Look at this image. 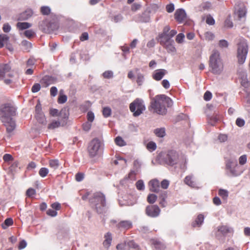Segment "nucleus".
<instances>
[{
	"instance_id": "nucleus-1",
	"label": "nucleus",
	"mask_w": 250,
	"mask_h": 250,
	"mask_svg": "<svg viewBox=\"0 0 250 250\" xmlns=\"http://www.w3.org/2000/svg\"><path fill=\"white\" fill-rule=\"evenodd\" d=\"M16 107L10 103L0 105V118L8 133L12 132L16 127L15 122L12 118L16 115Z\"/></svg>"
},
{
	"instance_id": "nucleus-2",
	"label": "nucleus",
	"mask_w": 250,
	"mask_h": 250,
	"mask_svg": "<svg viewBox=\"0 0 250 250\" xmlns=\"http://www.w3.org/2000/svg\"><path fill=\"white\" fill-rule=\"evenodd\" d=\"M173 104L172 100L165 95H158L151 99L149 110L159 115H165L167 112L166 106L171 107Z\"/></svg>"
},
{
	"instance_id": "nucleus-3",
	"label": "nucleus",
	"mask_w": 250,
	"mask_h": 250,
	"mask_svg": "<svg viewBox=\"0 0 250 250\" xmlns=\"http://www.w3.org/2000/svg\"><path fill=\"white\" fill-rule=\"evenodd\" d=\"M162 160L167 165L170 166L179 167L182 169L186 168V158L180 155L175 150H169L162 155Z\"/></svg>"
},
{
	"instance_id": "nucleus-4",
	"label": "nucleus",
	"mask_w": 250,
	"mask_h": 250,
	"mask_svg": "<svg viewBox=\"0 0 250 250\" xmlns=\"http://www.w3.org/2000/svg\"><path fill=\"white\" fill-rule=\"evenodd\" d=\"M89 202L91 208L98 214L105 213L107 207L105 195L101 192H97L89 198Z\"/></svg>"
},
{
	"instance_id": "nucleus-5",
	"label": "nucleus",
	"mask_w": 250,
	"mask_h": 250,
	"mask_svg": "<svg viewBox=\"0 0 250 250\" xmlns=\"http://www.w3.org/2000/svg\"><path fill=\"white\" fill-rule=\"evenodd\" d=\"M226 174L230 177L241 175L244 171V168L240 166L235 158H229L226 161Z\"/></svg>"
},
{
	"instance_id": "nucleus-6",
	"label": "nucleus",
	"mask_w": 250,
	"mask_h": 250,
	"mask_svg": "<svg viewBox=\"0 0 250 250\" xmlns=\"http://www.w3.org/2000/svg\"><path fill=\"white\" fill-rule=\"evenodd\" d=\"M209 67L210 71L214 74H220L224 69V65L220 58V53L214 51L209 57Z\"/></svg>"
},
{
	"instance_id": "nucleus-7",
	"label": "nucleus",
	"mask_w": 250,
	"mask_h": 250,
	"mask_svg": "<svg viewBox=\"0 0 250 250\" xmlns=\"http://www.w3.org/2000/svg\"><path fill=\"white\" fill-rule=\"evenodd\" d=\"M87 151L90 158L100 157L104 152V144L99 139L95 138L88 144Z\"/></svg>"
},
{
	"instance_id": "nucleus-8",
	"label": "nucleus",
	"mask_w": 250,
	"mask_h": 250,
	"mask_svg": "<svg viewBox=\"0 0 250 250\" xmlns=\"http://www.w3.org/2000/svg\"><path fill=\"white\" fill-rule=\"evenodd\" d=\"M248 53V44L245 40H241L238 44L237 58L240 64H243L247 58Z\"/></svg>"
},
{
	"instance_id": "nucleus-9",
	"label": "nucleus",
	"mask_w": 250,
	"mask_h": 250,
	"mask_svg": "<svg viewBox=\"0 0 250 250\" xmlns=\"http://www.w3.org/2000/svg\"><path fill=\"white\" fill-rule=\"evenodd\" d=\"M129 109L134 117L140 116L146 110L144 101L139 98L136 99L130 104Z\"/></svg>"
},
{
	"instance_id": "nucleus-10",
	"label": "nucleus",
	"mask_w": 250,
	"mask_h": 250,
	"mask_svg": "<svg viewBox=\"0 0 250 250\" xmlns=\"http://www.w3.org/2000/svg\"><path fill=\"white\" fill-rule=\"evenodd\" d=\"M161 209L159 207L156 205H148L145 209L146 215L151 218H156L160 214Z\"/></svg>"
},
{
	"instance_id": "nucleus-11",
	"label": "nucleus",
	"mask_w": 250,
	"mask_h": 250,
	"mask_svg": "<svg viewBox=\"0 0 250 250\" xmlns=\"http://www.w3.org/2000/svg\"><path fill=\"white\" fill-rule=\"evenodd\" d=\"M167 73V70L165 69H156L153 72L152 77L154 80L159 81L164 78Z\"/></svg>"
},
{
	"instance_id": "nucleus-12",
	"label": "nucleus",
	"mask_w": 250,
	"mask_h": 250,
	"mask_svg": "<svg viewBox=\"0 0 250 250\" xmlns=\"http://www.w3.org/2000/svg\"><path fill=\"white\" fill-rule=\"evenodd\" d=\"M175 20L179 22L182 23L185 20L187 17L186 11L184 9L181 8L177 9L174 14Z\"/></svg>"
},
{
	"instance_id": "nucleus-13",
	"label": "nucleus",
	"mask_w": 250,
	"mask_h": 250,
	"mask_svg": "<svg viewBox=\"0 0 250 250\" xmlns=\"http://www.w3.org/2000/svg\"><path fill=\"white\" fill-rule=\"evenodd\" d=\"M11 69L10 63H0V80H4L6 73Z\"/></svg>"
},
{
	"instance_id": "nucleus-14",
	"label": "nucleus",
	"mask_w": 250,
	"mask_h": 250,
	"mask_svg": "<svg viewBox=\"0 0 250 250\" xmlns=\"http://www.w3.org/2000/svg\"><path fill=\"white\" fill-rule=\"evenodd\" d=\"M218 232L222 234L223 236H226L229 233L233 232L232 228L226 225L220 226L217 227Z\"/></svg>"
},
{
	"instance_id": "nucleus-15",
	"label": "nucleus",
	"mask_w": 250,
	"mask_h": 250,
	"mask_svg": "<svg viewBox=\"0 0 250 250\" xmlns=\"http://www.w3.org/2000/svg\"><path fill=\"white\" fill-rule=\"evenodd\" d=\"M149 190L151 192L158 193L160 191V183L158 180L153 179L149 182Z\"/></svg>"
},
{
	"instance_id": "nucleus-16",
	"label": "nucleus",
	"mask_w": 250,
	"mask_h": 250,
	"mask_svg": "<svg viewBox=\"0 0 250 250\" xmlns=\"http://www.w3.org/2000/svg\"><path fill=\"white\" fill-rule=\"evenodd\" d=\"M239 77L241 80V85L245 88L249 87L250 86V82L248 80L247 72L245 71L240 72Z\"/></svg>"
},
{
	"instance_id": "nucleus-17",
	"label": "nucleus",
	"mask_w": 250,
	"mask_h": 250,
	"mask_svg": "<svg viewBox=\"0 0 250 250\" xmlns=\"http://www.w3.org/2000/svg\"><path fill=\"white\" fill-rule=\"evenodd\" d=\"M104 240L103 242V246L106 250H108L111 244L112 241V234L110 232H107L104 235Z\"/></svg>"
},
{
	"instance_id": "nucleus-18",
	"label": "nucleus",
	"mask_w": 250,
	"mask_h": 250,
	"mask_svg": "<svg viewBox=\"0 0 250 250\" xmlns=\"http://www.w3.org/2000/svg\"><path fill=\"white\" fill-rule=\"evenodd\" d=\"M159 42L163 46L169 42H174L173 40L167 34H159Z\"/></svg>"
},
{
	"instance_id": "nucleus-19",
	"label": "nucleus",
	"mask_w": 250,
	"mask_h": 250,
	"mask_svg": "<svg viewBox=\"0 0 250 250\" xmlns=\"http://www.w3.org/2000/svg\"><path fill=\"white\" fill-rule=\"evenodd\" d=\"M33 14V12L32 9H27L20 14L18 20L20 21H26L30 18Z\"/></svg>"
},
{
	"instance_id": "nucleus-20",
	"label": "nucleus",
	"mask_w": 250,
	"mask_h": 250,
	"mask_svg": "<svg viewBox=\"0 0 250 250\" xmlns=\"http://www.w3.org/2000/svg\"><path fill=\"white\" fill-rule=\"evenodd\" d=\"M56 78L49 75L44 76L41 80V82L42 83H44L46 86L54 84L56 82Z\"/></svg>"
},
{
	"instance_id": "nucleus-21",
	"label": "nucleus",
	"mask_w": 250,
	"mask_h": 250,
	"mask_svg": "<svg viewBox=\"0 0 250 250\" xmlns=\"http://www.w3.org/2000/svg\"><path fill=\"white\" fill-rule=\"evenodd\" d=\"M184 182L186 184L191 188L196 187V181L192 175L187 176L185 178Z\"/></svg>"
},
{
	"instance_id": "nucleus-22",
	"label": "nucleus",
	"mask_w": 250,
	"mask_h": 250,
	"mask_svg": "<svg viewBox=\"0 0 250 250\" xmlns=\"http://www.w3.org/2000/svg\"><path fill=\"white\" fill-rule=\"evenodd\" d=\"M204 219L205 217L204 215L202 214H199L196 218L195 220L191 223V226L193 228H195L196 227H200L204 223Z\"/></svg>"
},
{
	"instance_id": "nucleus-23",
	"label": "nucleus",
	"mask_w": 250,
	"mask_h": 250,
	"mask_svg": "<svg viewBox=\"0 0 250 250\" xmlns=\"http://www.w3.org/2000/svg\"><path fill=\"white\" fill-rule=\"evenodd\" d=\"M132 226V223L130 221L128 220H125V221H122L120 222L118 225H117V227L118 228H124L125 229H128L130 228H131Z\"/></svg>"
},
{
	"instance_id": "nucleus-24",
	"label": "nucleus",
	"mask_w": 250,
	"mask_h": 250,
	"mask_svg": "<svg viewBox=\"0 0 250 250\" xmlns=\"http://www.w3.org/2000/svg\"><path fill=\"white\" fill-rule=\"evenodd\" d=\"M152 244L157 250H164L166 248L165 245L157 239L152 240Z\"/></svg>"
},
{
	"instance_id": "nucleus-25",
	"label": "nucleus",
	"mask_w": 250,
	"mask_h": 250,
	"mask_svg": "<svg viewBox=\"0 0 250 250\" xmlns=\"http://www.w3.org/2000/svg\"><path fill=\"white\" fill-rule=\"evenodd\" d=\"M35 117L38 122L42 125H46L47 124V121L44 114L38 113V114H35Z\"/></svg>"
},
{
	"instance_id": "nucleus-26",
	"label": "nucleus",
	"mask_w": 250,
	"mask_h": 250,
	"mask_svg": "<svg viewBox=\"0 0 250 250\" xmlns=\"http://www.w3.org/2000/svg\"><path fill=\"white\" fill-rule=\"evenodd\" d=\"M32 26V24L27 22H18L17 23V27L20 30H23Z\"/></svg>"
},
{
	"instance_id": "nucleus-27",
	"label": "nucleus",
	"mask_w": 250,
	"mask_h": 250,
	"mask_svg": "<svg viewBox=\"0 0 250 250\" xmlns=\"http://www.w3.org/2000/svg\"><path fill=\"white\" fill-rule=\"evenodd\" d=\"M63 92V90H60L58 98V103L60 104H64L67 101V97L66 95L64 94Z\"/></svg>"
},
{
	"instance_id": "nucleus-28",
	"label": "nucleus",
	"mask_w": 250,
	"mask_h": 250,
	"mask_svg": "<svg viewBox=\"0 0 250 250\" xmlns=\"http://www.w3.org/2000/svg\"><path fill=\"white\" fill-rule=\"evenodd\" d=\"M163 46L167 49L169 53H174L176 51V49L174 46V42H169L163 45Z\"/></svg>"
},
{
	"instance_id": "nucleus-29",
	"label": "nucleus",
	"mask_w": 250,
	"mask_h": 250,
	"mask_svg": "<svg viewBox=\"0 0 250 250\" xmlns=\"http://www.w3.org/2000/svg\"><path fill=\"white\" fill-rule=\"evenodd\" d=\"M49 165L50 167L54 170L57 169L61 165L58 159L50 160L49 161Z\"/></svg>"
},
{
	"instance_id": "nucleus-30",
	"label": "nucleus",
	"mask_w": 250,
	"mask_h": 250,
	"mask_svg": "<svg viewBox=\"0 0 250 250\" xmlns=\"http://www.w3.org/2000/svg\"><path fill=\"white\" fill-rule=\"evenodd\" d=\"M68 109L66 108H62L60 112L59 116L61 119L64 120V121H66L69 117Z\"/></svg>"
},
{
	"instance_id": "nucleus-31",
	"label": "nucleus",
	"mask_w": 250,
	"mask_h": 250,
	"mask_svg": "<svg viewBox=\"0 0 250 250\" xmlns=\"http://www.w3.org/2000/svg\"><path fill=\"white\" fill-rule=\"evenodd\" d=\"M21 45L23 47V49L27 52L30 51L32 48V43L25 40H24L21 42Z\"/></svg>"
},
{
	"instance_id": "nucleus-32",
	"label": "nucleus",
	"mask_w": 250,
	"mask_h": 250,
	"mask_svg": "<svg viewBox=\"0 0 250 250\" xmlns=\"http://www.w3.org/2000/svg\"><path fill=\"white\" fill-rule=\"evenodd\" d=\"M154 133L157 137L163 138L166 135V130L164 127L158 128L154 130Z\"/></svg>"
},
{
	"instance_id": "nucleus-33",
	"label": "nucleus",
	"mask_w": 250,
	"mask_h": 250,
	"mask_svg": "<svg viewBox=\"0 0 250 250\" xmlns=\"http://www.w3.org/2000/svg\"><path fill=\"white\" fill-rule=\"evenodd\" d=\"M135 173L134 171H131L128 175V176H125L124 179L120 181V184L122 185H125L128 181L130 180H132L133 178L132 176H134Z\"/></svg>"
},
{
	"instance_id": "nucleus-34",
	"label": "nucleus",
	"mask_w": 250,
	"mask_h": 250,
	"mask_svg": "<svg viewBox=\"0 0 250 250\" xmlns=\"http://www.w3.org/2000/svg\"><path fill=\"white\" fill-rule=\"evenodd\" d=\"M150 16L148 13L144 12L140 17V21L142 22H148L150 21Z\"/></svg>"
},
{
	"instance_id": "nucleus-35",
	"label": "nucleus",
	"mask_w": 250,
	"mask_h": 250,
	"mask_svg": "<svg viewBox=\"0 0 250 250\" xmlns=\"http://www.w3.org/2000/svg\"><path fill=\"white\" fill-rule=\"evenodd\" d=\"M9 37L5 34L0 35V48L4 46V43H6L9 41Z\"/></svg>"
},
{
	"instance_id": "nucleus-36",
	"label": "nucleus",
	"mask_w": 250,
	"mask_h": 250,
	"mask_svg": "<svg viewBox=\"0 0 250 250\" xmlns=\"http://www.w3.org/2000/svg\"><path fill=\"white\" fill-rule=\"evenodd\" d=\"M13 224V220L11 218H8L6 219L4 222L1 224V227L3 229H6L9 226H11Z\"/></svg>"
},
{
	"instance_id": "nucleus-37",
	"label": "nucleus",
	"mask_w": 250,
	"mask_h": 250,
	"mask_svg": "<svg viewBox=\"0 0 250 250\" xmlns=\"http://www.w3.org/2000/svg\"><path fill=\"white\" fill-rule=\"evenodd\" d=\"M61 125V123L59 121H53L48 125L49 129H54L59 127Z\"/></svg>"
},
{
	"instance_id": "nucleus-38",
	"label": "nucleus",
	"mask_w": 250,
	"mask_h": 250,
	"mask_svg": "<svg viewBox=\"0 0 250 250\" xmlns=\"http://www.w3.org/2000/svg\"><path fill=\"white\" fill-rule=\"evenodd\" d=\"M218 194L223 199L226 200L229 196V192L226 189H220L218 191Z\"/></svg>"
},
{
	"instance_id": "nucleus-39",
	"label": "nucleus",
	"mask_w": 250,
	"mask_h": 250,
	"mask_svg": "<svg viewBox=\"0 0 250 250\" xmlns=\"http://www.w3.org/2000/svg\"><path fill=\"white\" fill-rule=\"evenodd\" d=\"M157 199V196L154 194H149L147 197V201L151 204L154 203Z\"/></svg>"
},
{
	"instance_id": "nucleus-40",
	"label": "nucleus",
	"mask_w": 250,
	"mask_h": 250,
	"mask_svg": "<svg viewBox=\"0 0 250 250\" xmlns=\"http://www.w3.org/2000/svg\"><path fill=\"white\" fill-rule=\"evenodd\" d=\"M111 109L108 107H104L103 109V115L104 118H108L111 115Z\"/></svg>"
},
{
	"instance_id": "nucleus-41",
	"label": "nucleus",
	"mask_w": 250,
	"mask_h": 250,
	"mask_svg": "<svg viewBox=\"0 0 250 250\" xmlns=\"http://www.w3.org/2000/svg\"><path fill=\"white\" fill-rule=\"evenodd\" d=\"M127 247L129 248L134 249L136 250H139V246L133 240L126 241Z\"/></svg>"
},
{
	"instance_id": "nucleus-42",
	"label": "nucleus",
	"mask_w": 250,
	"mask_h": 250,
	"mask_svg": "<svg viewBox=\"0 0 250 250\" xmlns=\"http://www.w3.org/2000/svg\"><path fill=\"white\" fill-rule=\"evenodd\" d=\"M136 187L138 190L143 191L145 190V186L144 182L142 180H139L136 183Z\"/></svg>"
},
{
	"instance_id": "nucleus-43",
	"label": "nucleus",
	"mask_w": 250,
	"mask_h": 250,
	"mask_svg": "<svg viewBox=\"0 0 250 250\" xmlns=\"http://www.w3.org/2000/svg\"><path fill=\"white\" fill-rule=\"evenodd\" d=\"M246 9L245 7H243L242 8H239V9L237 11L238 17L241 19V18L245 17L246 15Z\"/></svg>"
},
{
	"instance_id": "nucleus-44",
	"label": "nucleus",
	"mask_w": 250,
	"mask_h": 250,
	"mask_svg": "<svg viewBox=\"0 0 250 250\" xmlns=\"http://www.w3.org/2000/svg\"><path fill=\"white\" fill-rule=\"evenodd\" d=\"M23 34L26 38L30 39L36 35V33L32 29H29L25 30Z\"/></svg>"
},
{
	"instance_id": "nucleus-45",
	"label": "nucleus",
	"mask_w": 250,
	"mask_h": 250,
	"mask_svg": "<svg viewBox=\"0 0 250 250\" xmlns=\"http://www.w3.org/2000/svg\"><path fill=\"white\" fill-rule=\"evenodd\" d=\"M48 172L49 170L47 168L42 167L39 171V174L41 177L43 178L47 176Z\"/></svg>"
},
{
	"instance_id": "nucleus-46",
	"label": "nucleus",
	"mask_w": 250,
	"mask_h": 250,
	"mask_svg": "<svg viewBox=\"0 0 250 250\" xmlns=\"http://www.w3.org/2000/svg\"><path fill=\"white\" fill-rule=\"evenodd\" d=\"M115 142L117 145L123 146L125 145V143L123 138L120 136L117 137L115 139Z\"/></svg>"
},
{
	"instance_id": "nucleus-47",
	"label": "nucleus",
	"mask_w": 250,
	"mask_h": 250,
	"mask_svg": "<svg viewBox=\"0 0 250 250\" xmlns=\"http://www.w3.org/2000/svg\"><path fill=\"white\" fill-rule=\"evenodd\" d=\"M41 13L44 15H48L51 11V9L49 6H43L41 8Z\"/></svg>"
},
{
	"instance_id": "nucleus-48",
	"label": "nucleus",
	"mask_w": 250,
	"mask_h": 250,
	"mask_svg": "<svg viewBox=\"0 0 250 250\" xmlns=\"http://www.w3.org/2000/svg\"><path fill=\"white\" fill-rule=\"evenodd\" d=\"M102 75L104 78L111 79L113 77V72L111 70L105 71L103 73Z\"/></svg>"
},
{
	"instance_id": "nucleus-49",
	"label": "nucleus",
	"mask_w": 250,
	"mask_h": 250,
	"mask_svg": "<svg viewBox=\"0 0 250 250\" xmlns=\"http://www.w3.org/2000/svg\"><path fill=\"white\" fill-rule=\"evenodd\" d=\"M211 6V3L209 2H206L201 4L200 8L201 10H208L210 8Z\"/></svg>"
},
{
	"instance_id": "nucleus-50",
	"label": "nucleus",
	"mask_w": 250,
	"mask_h": 250,
	"mask_svg": "<svg viewBox=\"0 0 250 250\" xmlns=\"http://www.w3.org/2000/svg\"><path fill=\"white\" fill-rule=\"evenodd\" d=\"M127 246L126 241H125L124 243L118 244L116 246V249L117 250H129L126 248Z\"/></svg>"
},
{
	"instance_id": "nucleus-51",
	"label": "nucleus",
	"mask_w": 250,
	"mask_h": 250,
	"mask_svg": "<svg viewBox=\"0 0 250 250\" xmlns=\"http://www.w3.org/2000/svg\"><path fill=\"white\" fill-rule=\"evenodd\" d=\"M214 37V35L210 31H207L205 33V38L206 40L212 41Z\"/></svg>"
},
{
	"instance_id": "nucleus-52",
	"label": "nucleus",
	"mask_w": 250,
	"mask_h": 250,
	"mask_svg": "<svg viewBox=\"0 0 250 250\" xmlns=\"http://www.w3.org/2000/svg\"><path fill=\"white\" fill-rule=\"evenodd\" d=\"M41 85L39 83H35L32 87L31 91L33 93H37L41 89Z\"/></svg>"
},
{
	"instance_id": "nucleus-53",
	"label": "nucleus",
	"mask_w": 250,
	"mask_h": 250,
	"mask_svg": "<svg viewBox=\"0 0 250 250\" xmlns=\"http://www.w3.org/2000/svg\"><path fill=\"white\" fill-rule=\"evenodd\" d=\"M94 119H95L94 113L91 111H88L87 113V121L89 122L92 123L94 120Z\"/></svg>"
},
{
	"instance_id": "nucleus-54",
	"label": "nucleus",
	"mask_w": 250,
	"mask_h": 250,
	"mask_svg": "<svg viewBox=\"0 0 250 250\" xmlns=\"http://www.w3.org/2000/svg\"><path fill=\"white\" fill-rule=\"evenodd\" d=\"M156 147V144L153 142H150L147 144V148L149 150H155Z\"/></svg>"
},
{
	"instance_id": "nucleus-55",
	"label": "nucleus",
	"mask_w": 250,
	"mask_h": 250,
	"mask_svg": "<svg viewBox=\"0 0 250 250\" xmlns=\"http://www.w3.org/2000/svg\"><path fill=\"white\" fill-rule=\"evenodd\" d=\"M184 38L185 35L182 33H180L177 35L176 38V41L178 43H181L183 42Z\"/></svg>"
},
{
	"instance_id": "nucleus-56",
	"label": "nucleus",
	"mask_w": 250,
	"mask_h": 250,
	"mask_svg": "<svg viewBox=\"0 0 250 250\" xmlns=\"http://www.w3.org/2000/svg\"><path fill=\"white\" fill-rule=\"evenodd\" d=\"M26 194L28 197H31L36 194V190L33 188H29L26 190Z\"/></svg>"
},
{
	"instance_id": "nucleus-57",
	"label": "nucleus",
	"mask_w": 250,
	"mask_h": 250,
	"mask_svg": "<svg viewBox=\"0 0 250 250\" xmlns=\"http://www.w3.org/2000/svg\"><path fill=\"white\" fill-rule=\"evenodd\" d=\"M92 123L89 122L88 121L85 122L83 125V128L85 131H88L91 129L92 126Z\"/></svg>"
},
{
	"instance_id": "nucleus-58",
	"label": "nucleus",
	"mask_w": 250,
	"mask_h": 250,
	"mask_svg": "<svg viewBox=\"0 0 250 250\" xmlns=\"http://www.w3.org/2000/svg\"><path fill=\"white\" fill-rule=\"evenodd\" d=\"M247 160V157L246 155H243L239 158V165H243L246 163Z\"/></svg>"
},
{
	"instance_id": "nucleus-59",
	"label": "nucleus",
	"mask_w": 250,
	"mask_h": 250,
	"mask_svg": "<svg viewBox=\"0 0 250 250\" xmlns=\"http://www.w3.org/2000/svg\"><path fill=\"white\" fill-rule=\"evenodd\" d=\"M77 55L76 53H72L70 55L69 61L71 64H75L77 62Z\"/></svg>"
},
{
	"instance_id": "nucleus-60",
	"label": "nucleus",
	"mask_w": 250,
	"mask_h": 250,
	"mask_svg": "<svg viewBox=\"0 0 250 250\" xmlns=\"http://www.w3.org/2000/svg\"><path fill=\"white\" fill-rule=\"evenodd\" d=\"M144 81V77L143 74L140 73L137 75V83L139 85H141Z\"/></svg>"
},
{
	"instance_id": "nucleus-61",
	"label": "nucleus",
	"mask_w": 250,
	"mask_h": 250,
	"mask_svg": "<svg viewBox=\"0 0 250 250\" xmlns=\"http://www.w3.org/2000/svg\"><path fill=\"white\" fill-rule=\"evenodd\" d=\"M158 193H159V199H166L167 198V194L166 191L160 190Z\"/></svg>"
},
{
	"instance_id": "nucleus-62",
	"label": "nucleus",
	"mask_w": 250,
	"mask_h": 250,
	"mask_svg": "<svg viewBox=\"0 0 250 250\" xmlns=\"http://www.w3.org/2000/svg\"><path fill=\"white\" fill-rule=\"evenodd\" d=\"M212 97V93L209 91H207L204 94V99L206 101H209L211 99Z\"/></svg>"
},
{
	"instance_id": "nucleus-63",
	"label": "nucleus",
	"mask_w": 250,
	"mask_h": 250,
	"mask_svg": "<svg viewBox=\"0 0 250 250\" xmlns=\"http://www.w3.org/2000/svg\"><path fill=\"white\" fill-rule=\"evenodd\" d=\"M169 182L168 180L167 179L163 180L161 182V187L163 189H167L169 186Z\"/></svg>"
},
{
	"instance_id": "nucleus-64",
	"label": "nucleus",
	"mask_w": 250,
	"mask_h": 250,
	"mask_svg": "<svg viewBox=\"0 0 250 250\" xmlns=\"http://www.w3.org/2000/svg\"><path fill=\"white\" fill-rule=\"evenodd\" d=\"M245 121L243 119L238 118L236 120V125L239 127H242L245 125Z\"/></svg>"
}]
</instances>
